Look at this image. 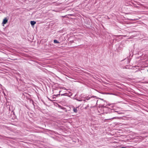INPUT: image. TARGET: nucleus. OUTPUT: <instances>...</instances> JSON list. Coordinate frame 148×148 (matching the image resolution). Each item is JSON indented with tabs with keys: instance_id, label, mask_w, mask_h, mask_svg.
Listing matches in <instances>:
<instances>
[{
	"instance_id": "obj_1",
	"label": "nucleus",
	"mask_w": 148,
	"mask_h": 148,
	"mask_svg": "<svg viewBox=\"0 0 148 148\" xmlns=\"http://www.w3.org/2000/svg\"><path fill=\"white\" fill-rule=\"evenodd\" d=\"M98 98L96 96H88L86 98L83 100V101L85 102H87L88 101L90 100V102L93 101L94 103H93V106H95L97 103L98 100Z\"/></svg>"
},
{
	"instance_id": "obj_2",
	"label": "nucleus",
	"mask_w": 148,
	"mask_h": 148,
	"mask_svg": "<svg viewBox=\"0 0 148 148\" xmlns=\"http://www.w3.org/2000/svg\"><path fill=\"white\" fill-rule=\"evenodd\" d=\"M8 19L7 18H5L3 21L2 24L3 25L5 24L8 22Z\"/></svg>"
},
{
	"instance_id": "obj_3",
	"label": "nucleus",
	"mask_w": 148,
	"mask_h": 148,
	"mask_svg": "<svg viewBox=\"0 0 148 148\" xmlns=\"http://www.w3.org/2000/svg\"><path fill=\"white\" fill-rule=\"evenodd\" d=\"M36 23V22L35 21H30V24L32 26H33V25H34Z\"/></svg>"
},
{
	"instance_id": "obj_4",
	"label": "nucleus",
	"mask_w": 148,
	"mask_h": 148,
	"mask_svg": "<svg viewBox=\"0 0 148 148\" xmlns=\"http://www.w3.org/2000/svg\"><path fill=\"white\" fill-rule=\"evenodd\" d=\"M54 43H59V42L56 40H54L53 41Z\"/></svg>"
},
{
	"instance_id": "obj_5",
	"label": "nucleus",
	"mask_w": 148,
	"mask_h": 148,
	"mask_svg": "<svg viewBox=\"0 0 148 148\" xmlns=\"http://www.w3.org/2000/svg\"><path fill=\"white\" fill-rule=\"evenodd\" d=\"M112 112H117V111H116L115 110H112Z\"/></svg>"
},
{
	"instance_id": "obj_6",
	"label": "nucleus",
	"mask_w": 148,
	"mask_h": 148,
	"mask_svg": "<svg viewBox=\"0 0 148 148\" xmlns=\"http://www.w3.org/2000/svg\"><path fill=\"white\" fill-rule=\"evenodd\" d=\"M77 109L75 108V112H77Z\"/></svg>"
},
{
	"instance_id": "obj_7",
	"label": "nucleus",
	"mask_w": 148,
	"mask_h": 148,
	"mask_svg": "<svg viewBox=\"0 0 148 148\" xmlns=\"http://www.w3.org/2000/svg\"><path fill=\"white\" fill-rule=\"evenodd\" d=\"M94 102H93V101H91V104L93 106V103H94Z\"/></svg>"
},
{
	"instance_id": "obj_8",
	"label": "nucleus",
	"mask_w": 148,
	"mask_h": 148,
	"mask_svg": "<svg viewBox=\"0 0 148 148\" xmlns=\"http://www.w3.org/2000/svg\"><path fill=\"white\" fill-rule=\"evenodd\" d=\"M76 100H77V101H81V100H78L77 99H76Z\"/></svg>"
},
{
	"instance_id": "obj_9",
	"label": "nucleus",
	"mask_w": 148,
	"mask_h": 148,
	"mask_svg": "<svg viewBox=\"0 0 148 148\" xmlns=\"http://www.w3.org/2000/svg\"><path fill=\"white\" fill-rule=\"evenodd\" d=\"M118 114H121V112H118Z\"/></svg>"
},
{
	"instance_id": "obj_10",
	"label": "nucleus",
	"mask_w": 148,
	"mask_h": 148,
	"mask_svg": "<svg viewBox=\"0 0 148 148\" xmlns=\"http://www.w3.org/2000/svg\"><path fill=\"white\" fill-rule=\"evenodd\" d=\"M145 83H148V82H146Z\"/></svg>"
},
{
	"instance_id": "obj_11",
	"label": "nucleus",
	"mask_w": 148,
	"mask_h": 148,
	"mask_svg": "<svg viewBox=\"0 0 148 148\" xmlns=\"http://www.w3.org/2000/svg\"><path fill=\"white\" fill-rule=\"evenodd\" d=\"M73 111H74V108H73Z\"/></svg>"
},
{
	"instance_id": "obj_12",
	"label": "nucleus",
	"mask_w": 148,
	"mask_h": 148,
	"mask_svg": "<svg viewBox=\"0 0 148 148\" xmlns=\"http://www.w3.org/2000/svg\"><path fill=\"white\" fill-rule=\"evenodd\" d=\"M101 99V100H103V99Z\"/></svg>"
}]
</instances>
